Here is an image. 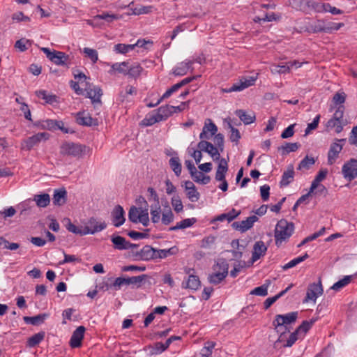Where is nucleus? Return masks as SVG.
<instances>
[{"label": "nucleus", "instance_id": "nucleus-17", "mask_svg": "<svg viewBox=\"0 0 357 357\" xmlns=\"http://www.w3.org/2000/svg\"><path fill=\"white\" fill-rule=\"evenodd\" d=\"M77 123L82 126H91L97 125V119H93L86 112H79L77 114Z\"/></svg>", "mask_w": 357, "mask_h": 357}, {"label": "nucleus", "instance_id": "nucleus-36", "mask_svg": "<svg viewBox=\"0 0 357 357\" xmlns=\"http://www.w3.org/2000/svg\"><path fill=\"white\" fill-rule=\"evenodd\" d=\"M241 214V211H237L234 208L229 211L228 213L220 214V215L217 216L215 218V220L217 221H224L225 220H227L229 222L234 220L235 218H236L239 215Z\"/></svg>", "mask_w": 357, "mask_h": 357}, {"label": "nucleus", "instance_id": "nucleus-35", "mask_svg": "<svg viewBox=\"0 0 357 357\" xmlns=\"http://www.w3.org/2000/svg\"><path fill=\"white\" fill-rule=\"evenodd\" d=\"M38 98L45 100L46 103L53 104L57 102V97L55 95L48 93L47 91L40 90L36 91Z\"/></svg>", "mask_w": 357, "mask_h": 357}, {"label": "nucleus", "instance_id": "nucleus-24", "mask_svg": "<svg viewBox=\"0 0 357 357\" xmlns=\"http://www.w3.org/2000/svg\"><path fill=\"white\" fill-rule=\"evenodd\" d=\"M294 177V170L293 166H289L287 167V170H285L282 175V178L280 182V185L281 187L287 186L289 183L292 182Z\"/></svg>", "mask_w": 357, "mask_h": 357}, {"label": "nucleus", "instance_id": "nucleus-53", "mask_svg": "<svg viewBox=\"0 0 357 357\" xmlns=\"http://www.w3.org/2000/svg\"><path fill=\"white\" fill-rule=\"evenodd\" d=\"M271 71L273 74H285L289 73L290 66L287 63L284 65H273Z\"/></svg>", "mask_w": 357, "mask_h": 357}, {"label": "nucleus", "instance_id": "nucleus-22", "mask_svg": "<svg viewBox=\"0 0 357 357\" xmlns=\"http://www.w3.org/2000/svg\"><path fill=\"white\" fill-rule=\"evenodd\" d=\"M87 96L91 100L93 104H101L100 98L102 95V90L99 86H94L93 89H87Z\"/></svg>", "mask_w": 357, "mask_h": 357}, {"label": "nucleus", "instance_id": "nucleus-44", "mask_svg": "<svg viewBox=\"0 0 357 357\" xmlns=\"http://www.w3.org/2000/svg\"><path fill=\"white\" fill-rule=\"evenodd\" d=\"M256 79L257 78L254 77H242L239 82H236V84L239 88V91H241L246 88L254 85Z\"/></svg>", "mask_w": 357, "mask_h": 357}, {"label": "nucleus", "instance_id": "nucleus-13", "mask_svg": "<svg viewBox=\"0 0 357 357\" xmlns=\"http://www.w3.org/2000/svg\"><path fill=\"white\" fill-rule=\"evenodd\" d=\"M125 211L123 207L120 205H116L111 213L112 221L114 226L119 227L126 220Z\"/></svg>", "mask_w": 357, "mask_h": 357}, {"label": "nucleus", "instance_id": "nucleus-64", "mask_svg": "<svg viewBox=\"0 0 357 357\" xmlns=\"http://www.w3.org/2000/svg\"><path fill=\"white\" fill-rule=\"evenodd\" d=\"M215 238L213 236H206L202 241L201 247L203 248H211L215 243Z\"/></svg>", "mask_w": 357, "mask_h": 357}, {"label": "nucleus", "instance_id": "nucleus-21", "mask_svg": "<svg viewBox=\"0 0 357 357\" xmlns=\"http://www.w3.org/2000/svg\"><path fill=\"white\" fill-rule=\"evenodd\" d=\"M235 114L245 125L253 123L256 119L255 114L253 112H247L243 109H237Z\"/></svg>", "mask_w": 357, "mask_h": 357}, {"label": "nucleus", "instance_id": "nucleus-23", "mask_svg": "<svg viewBox=\"0 0 357 357\" xmlns=\"http://www.w3.org/2000/svg\"><path fill=\"white\" fill-rule=\"evenodd\" d=\"M69 56L63 52L54 50V54L51 58V61L57 66H66Z\"/></svg>", "mask_w": 357, "mask_h": 357}, {"label": "nucleus", "instance_id": "nucleus-62", "mask_svg": "<svg viewBox=\"0 0 357 357\" xmlns=\"http://www.w3.org/2000/svg\"><path fill=\"white\" fill-rule=\"evenodd\" d=\"M83 52L91 60L93 63H96L98 61V56L96 50L84 47Z\"/></svg>", "mask_w": 357, "mask_h": 357}, {"label": "nucleus", "instance_id": "nucleus-28", "mask_svg": "<svg viewBox=\"0 0 357 357\" xmlns=\"http://www.w3.org/2000/svg\"><path fill=\"white\" fill-rule=\"evenodd\" d=\"M128 64L129 63L127 61L112 63L111 65V70H109V73L112 75L115 72H117L119 73L126 75Z\"/></svg>", "mask_w": 357, "mask_h": 357}, {"label": "nucleus", "instance_id": "nucleus-47", "mask_svg": "<svg viewBox=\"0 0 357 357\" xmlns=\"http://www.w3.org/2000/svg\"><path fill=\"white\" fill-rule=\"evenodd\" d=\"M66 229L75 234H78L80 236H85L86 235V230L85 227H77L73 224L70 220H68V223L66 225Z\"/></svg>", "mask_w": 357, "mask_h": 357}, {"label": "nucleus", "instance_id": "nucleus-2", "mask_svg": "<svg viewBox=\"0 0 357 357\" xmlns=\"http://www.w3.org/2000/svg\"><path fill=\"white\" fill-rule=\"evenodd\" d=\"M294 229V224L286 220H279L275 226L274 237L275 244L279 246L283 241H287L292 235Z\"/></svg>", "mask_w": 357, "mask_h": 357}, {"label": "nucleus", "instance_id": "nucleus-3", "mask_svg": "<svg viewBox=\"0 0 357 357\" xmlns=\"http://www.w3.org/2000/svg\"><path fill=\"white\" fill-rule=\"evenodd\" d=\"M213 273L208 276V281L210 284L218 285L220 284L227 276L229 265L223 259H219L213 267Z\"/></svg>", "mask_w": 357, "mask_h": 357}, {"label": "nucleus", "instance_id": "nucleus-60", "mask_svg": "<svg viewBox=\"0 0 357 357\" xmlns=\"http://www.w3.org/2000/svg\"><path fill=\"white\" fill-rule=\"evenodd\" d=\"M209 146L207 151H206L208 153L214 160H219L220 161V149L218 147L215 146L213 145L211 142H209Z\"/></svg>", "mask_w": 357, "mask_h": 357}, {"label": "nucleus", "instance_id": "nucleus-7", "mask_svg": "<svg viewBox=\"0 0 357 357\" xmlns=\"http://www.w3.org/2000/svg\"><path fill=\"white\" fill-rule=\"evenodd\" d=\"M49 137L50 134L47 132H38L24 139L21 143V148L23 150L30 151L40 142L47 140Z\"/></svg>", "mask_w": 357, "mask_h": 357}, {"label": "nucleus", "instance_id": "nucleus-56", "mask_svg": "<svg viewBox=\"0 0 357 357\" xmlns=\"http://www.w3.org/2000/svg\"><path fill=\"white\" fill-rule=\"evenodd\" d=\"M352 278L351 275H346L342 279L335 282L333 286L332 289L335 291H339L344 287L347 286L351 282Z\"/></svg>", "mask_w": 357, "mask_h": 357}, {"label": "nucleus", "instance_id": "nucleus-59", "mask_svg": "<svg viewBox=\"0 0 357 357\" xmlns=\"http://www.w3.org/2000/svg\"><path fill=\"white\" fill-rule=\"evenodd\" d=\"M114 50L119 54H126L135 49V45L119 43L114 45Z\"/></svg>", "mask_w": 357, "mask_h": 357}, {"label": "nucleus", "instance_id": "nucleus-5", "mask_svg": "<svg viewBox=\"0 0 357 357\" xmlns=\"http://www.w3.org/2000/svg\"><path fill=\"white\" fill-rule=\"evenodd\" d=\"M344 23L333 22L325 21L323 20H318L310 25V30L313 33H331L333 31L339 30L344 26Z\"/></svg>", "mask_w": 357, "mask_h": 357}, {"label": "nucleus", "instance_id": "nucleus-11", "mask_svg": "<svg viewBox=\"0 0 357 357\" xmlns=\"http://www.w3.org/2000/svg\"><path fill=\"white\" fill-rule=\"evenodd\" d=\"M323 288L321 281L318 283L310 284L307 288L306 296L303 302H308L309 301H315L316 299L322 294Z\"/></svg>", "mask_w": 357, "mask_h": 357}, {"label": "nucleus", "instance_id": "nucleus-58", "mask_svg": "<svg viewBox=\"0 0 357 357\" xmlns=\"http://www.w3.org/2000/svg\"><path fill=\"white\" fill-rule=\"evenodd\" d=\"M171 204L176 213H179L183 211V206L180 197L176 195H174L171 199Z\"/></svg>", "mask_w": 357, "mask_h": 357}, {"label": "nucleus", "instance_id": "nucleus-14", "mask_svg": "<svg viewBox=\"0 0 357 357\" xmlns=\"http://www.w3.org/2000/svg\"><path fill=\"white\" fill-rule=\"evenodd\" d=\"M86 328L83 326L77 327L73 333L70 340V346L72 348H79L82 346V341L84 338Z\"/></svg>", "mask_w": 357, "mask_h": 357}, {"label": "nucleus", "instance_id": "nucleus-52", "mask_svg": "<svg viewBox=\"0 0 357 357\" xmlns=\"http://www.w3.org/2000/svg\"><path fill=\"white\" fill-rule=\"evenodd\" d=\"M301 145L298 143H286L284 145L278 148V150L282 151V154H288L291 152L296 151Z\"/></svg>", "mask_w": 357, "mask_h": 357}, {"label": "nucleus", "instance_id": "nucleus-48", "mask_svg": "<svg viewBox=\"0 0 357 357\" xmlns=\"http://www.w3.org/2000/svg\"><path fill=\"white\" fill-rule=\"evenodd\" d=\"M201 285V282L198 276L190 275L186 282V288L197 290Z\"/></svg>", "mask_w": 357, "mask_h": 357}, {"label": "nucleus", "instance_id": "nucleus-41", "mask_svg": "<svg viewBox=\"0 0 357 357\" xmlns=\"http://www.w3.org/2000/svg\"><path fill=\"white\" fill-rule=\"evenodd\" d=\"M142 70L143 68L139 63H135L132 66L128 65L126 75H128L131 78L136 79L139 77Z\"/></svg>", "mask_w": 357, "mask_h": 357}, {"label": "nucleus", "instance_id": "nucleus-46", "mask_svg": "<svg viewBox=\"0 0 357 357\" xmlns=\"http://www.w3.org/2000/svg\"><path fill=\"white\" fill-rule=\"evenodd\" d=\"M270 284V280H266L264 284L255 287L254 289H252L250 291V294L260 296H266L268 294V288Z\"/></svg>", "mask_w": 357, "mask_h": 357}, {"label": "nucleus", "instance_id": "nucleus-32", "mask_svg": "<svg viewBox=\"0 0 357 357\" xmlns=\"http://www.w3.org/2000/svg\"><path fill=\"white\" fill-rule=\"evenodd\" d=\"M196 221L197 220L194 218H186L179 222H177L175 226L171 227L169 229V231H176L178 229H186L192 227L196 222Z\"/></svg>", "mask_w": 357, "mask_h": 357}, {"label": "nucleus", "instance_id": "nucleus-8", "mask_svg": "<svg viewBox=\"0 0 357 357\" xmlns=\"http://www.w3.org/2000/svg\"><path fill=\"white\" fill-rule=\"evenodd\" d=\"M343 177L349 181L357 178V160L351 158L343 165L342 167Z\"/></svg>", "mask_w": 357, "mask_h": 357}, {"label": "nucleus", "instance_id": "nucleus-25", "mask_svg": "<svg viewBox=\"0 0 357 357\" xmlns=\"http://www.w3.org/2000/svg\"><path fill=\"white\" fill-rule=\"evenodd\" d=\"M67 192L63 189H57L54 190L53 195V203L54 205L61 206L66 202Z\"/></svg>", "mask_w": 357, "mask_h": 357}, {"label": "nucleus", "instance_id": "nucleus-19", "mask_svg": "<svg viewBox=\"0 0 357 357\" xmlns=\"http://www.w3.org/2000/svg\"><path fill=\"white\" fill-rule=\"evenodd\" d=\"M267 250V247L262 241H257L253 246L252 259L253 261L258 260L261 256L264 255Z\"/></svg>", "mask_w": 357, "mask_h": 357}, {"label": "nucleus", "instance_id": "nucleus-57", "mask_svg": "<svg viewBox=\"0 0 357 357\" xmlns=\"http://www.w3.org/2000/svg\"><path fill=\"white\" fill-rule=\"evenodd\" d=\"M98 17L101 19V20L105 21L107 23H111L114 20H119L121 16L117 14H110L107 12H102L101 14H98Z\"/></svg>", "mask_w": 357, "mask_h": 357}, {"label": "nucleus", "instance_id": "nucleus-34", "mask_svg": "<svg viewBox=\"0 0 357 357\" xmlns=\"http://www.w3.org/2000/svg\"><path fill=\"white\" fill-rule=\"evenodd\" d=\"M171 108L172 105H166L160 107L155 110L161 121H165L173 114Z\"/></svg>", "mask_w": 357, "mask_h": 357}, {"label": "nucleus", "instance_id": "nucleus-16", "mask_svg": "<svg viewBox=\"0 0 357 357\" xmlns=\"http://www.w3.org/2000/svg\"><path fill=\"white\" fill-rule=\"evenodd\" d=\"M184 188L186 192V196L190 201L192 202H196L199 199L200 194L192 181H185L184 183Z\"/></svg>", "mask_w": 357, "mask_h": 357}, {"label": "nucleus", "instance_id": "nucleus-9", "mask_svg": "<svg viewBox=\"0 0 357 357\" xmlns=\"http://www.w3.org/2000/svg\"><path fill=\"white\" fill-rule=\"evenodd\" d=\"M346 142L345 139H335L333 142L328 152V164L330 165H333L339 157V154L342 150L343 146Z\"/></svg>", "mask_w": 357, "mask_h": 357}, {"label": "nucleus", "instance_id": "nucleus-18", "mask_svg": "<svg viewBox=\"0 0 357 357\" xmlns=\"http://www.w3.org/2000/svg\"><path fill=\"white\" fill-rule=\"evenodd\" d=\"M137 255L139 259L144 261L156 259V250L150 245H145L141 249L140 252L137 253Z\"/></svg>", "mask_w": 357, "mask_h": 357}, {"label": "nucleus", "instance_id": "nucleus-49", "mask_svg": "<svg viewBox=\"0 0 357 357\" xmlns=\"http://www.w3.org/2000/svg\"><path fill=\"white\" fill-rule=\"evenodd\" d=\"M308 257H309V255L307 253H305L303 256H300L296 258H294L292 260H291L290 261H289L288 263H287L286 264H284L282 266V269L284 271H286L289 268H293V267L296 266V265L299 264L300 263L303 262V261H305Z\"/></svg>", "mask_w": 357, "mask_h": 357}, {"label": "nucleus", "instance_id": "nucleus-63", "mask_svg": "<svg viewBox=\"0 0 357 357\" xmlns=\"http://www.w3.org/2000/svg\"><path fill=\"white\" fill-rule=\"evenodd\" d=\"M147 192L149 193L148 200L149 202L151 204L160 202L159 197L154 188L149 187L147 189Z\"/></svg>", "mask_w": 357, "mask_h": 357}, {"label": "nucleus", "instance_id": "nucleus-27", "mask_svg": "<svg viewBox=\"0 0 357 357\" xmlns=\"http://www.w3.org/2000/svg\"><path fill=\"white\" fill-rule=\"evenodd\" d=\"M293 284H290L284 290H282L279 294L273 297L266 298L264 302V309H268L276 301H278L280 297L283 296L288 291H289L293 287Z\"/></svg>", "mask_w": 357, "mask_h": 357}, {"label": "nucleus", "instance_id": "nucleus-6", "mask_svg": "<svg viewBox=\"0 0 357 357\" xmlns=\"http://www.w3.org/2000/svg\"><path fill=\"white\" fill-rule=\"evenodd\" d=\"M128 219L133 223L141 222L144 226H148L149 223L148 207L146 206L144 209L134 206L130 207Z\"/></svg>", "mask_w": 357, "mask_h": 357}, {"label": "nucleus", "instance_id": "nucleus-42", "mask_svg": "<svg viewBox=\"0 0 357 357\" xmlns=\"http://www.w3.org/2000/svg\"><path fill=\"white\" fill-rule=\"evenodd\" d=\"M314 322V319H311L310 321H303L302 324L296 328V331L298 333L300 337H303L305 336L306 333L311 328Z\"/></svg>", "mask_w": 357, "mask_h": 357}, {"label": "nucleus", "instance_id": "nucleus-61", "mask_svg": "<svg viewBox=\"0 0 357 357\" xmlns=\"http://www.w3.org/2000/svg\"><path fill=\"white\" fill-rule=\"evenodd\" d=\"M315 163V160L313 158H310L307 155L305 156L299 163L298 169H308L312 165Z\"/></svg>", "mask_w": 357, "mask_h": 357}, {"label": "nucleus", "instance_id": "nucleus-20", "mask_svg": "<svg viewBox=\"0 0 357 357\" xmlns=\"http://www.w3.org/2000/svg\"><path fill=\"white\" fill-rule=\"evenodd\" d=\"M228 171V164L225 158H221L219 161L215 178L216 181H223L225 179L226 174Z\"/></svg>", "mask_w": 357, "mask_h": 357}, {"label": "nucleus", "instance_id": "nucleus-10", "mask_svg": "<svg viewBox=\"0 0 357 357\" xmlns=\"http://www.w3.org/2000/svg\"><path fill=\"white\" fill-rule=\"evenodd\" d=\"M84 227L86 235L94 234L104 230L107 227V224L104 221H98L96 218L92 217L88 220Z\"/></svg>", "mask_w": 357, "mask_h": 357}, {"label": "nucleus", "instance_id": "nucleus-54", "mask_svg": "<svg viewBox=\"0 0 357 357\" xmlns=\"http://www.w3.org/2000/svg\"><path fill=\"white\" fill-rule=\"evenodd\" d=\"M176 248L172 247L169 249L156 250V258L165 259L176 254Z\"/></svg>", "mask_w": 357, "mask_h": 357}, {"label": "nucleus", "instance_id": "nucleus-40", "mask_svg": "<svg viewBox=\"0 0 357 357\" xmlns=\"http://www.w3.org/2000/svg\"><path fill=\"white\" fill-rule=\"evenodd\" d=\"M148 278V275L146 274L140 275L138 276H132L128 278L126 280V285L133 284L136 286L137 288H139L142 282Z\"/></svg>", "mask_w": 357, "mask_h": 357}, {"label": "nucleus", "instance_id": "nucleus-50", "mask_svg": "<svg viewBox=\"0 0 357 357\" xmlns=\"http://www.w3.org/2000/svg\"><path fill=\"white\" fill-rule=\"evenodd\" d=\"M45 333L43 331L34 334L29 338L28 345L33 347L38 344L45 337Z\"/></svg>", "mask_w": 357, "mask_h": 357}, {"label": "nucleus", "instance_id": "nucleus-26", "mask_svg": "<svg viewBox=\"0 0 357 357\" xmlns=\"http://www.w3.org/2000/svg\"><path fill=\"white\" fill-rule=\"evenodd\" d=\"M111 241L114 245V248L119 250H128L126 245H128V241L124 237L121 236H112Z\"/></svg>", "mask_w": 357, "mask_h": 357}, {"label": "nucleus", "instance_id": "nucleus-39", "mask_svg": "<svg viewBox=\"0 0 357 357\" xmlns=\"http://www.w3.org/2000/svg\"><path fill=\"white\" fill-rule=\"evenodd\" d=\"M327 174L328 170L326 169H321L318 172L314 179L312 182L310 186V192H314V190H316L318 188L319 183L326 177Z\"/></svg>", "mask_w": 357, "mask_h": 357}, {"label": "nucleus", "instance_id": "nucleus-33", "mask_svg": "<svg viewBox=\"0 0 357 357\" xmlns=\"http://www.w3.org/2000/svg\"><path fill=\"white\" fill-rule=\"evenodd\" d=\"M160 118L155 110L146 115L145 118L142 121L141 124L144 126H151L155 123L160 122Z\"/></svg>", "mask_w": 357, "mask_h": 357}, {"label": "nucleus", "instance_id": "nucleus-15", "mask_svg": "<svg viewBox=\"0 0 357 357\" xmlns=\"http://www.w3.org/2000/svg\"><path fill=\"white\" fill-rule=\"evenodd\" d=\"M194 61H191L190 60H185L181 63H178L174 68L172 73L175 76H183L188 73L189 70L192 71L193 68L192 67Z\"/></svg>", "mask_w": 357, "mask_h": 357}, {"label": "nucleus", "instance_id": "nucleus-31", "mask_svg": "<svg viewBox=\"0 0 357 357\" xmlns=\"http://www.w3.org/2000/svg\"><path fill=\"white\" fill-rule=\"evenodd\" d=\"M150 213L151 216V221L153 223H158L160 220L161 206L160 202L155 204H151Z\"/></svg>", "mask_w": 357, "mask_h": 357}, {"label": "nucleus", "instance_id": "nucleus-45", "mask_svg": "<svg viewBox=\"0 0 357 357\" xmlns=\"http://www.w3.org/2000/svg\"><path fill=\"white\" fill-rule=\"evenodd\" d=\"M146 350L149 351L150 355H158L166 351L163 346V343L161 342H157L151 345H149Z\"/></svg>", "mask_w": 357, "mask_h": 357}, {"label": "nucleus", "instance_id": "nucleus-51", "mask_svg": "<svg viewBox=\"0 0 357 357\" xmlns=\"http://www.w3.org/2000/svg\"><path fill=\"white\" fill-rule=\"evenodd\" d=\"M326 126L328 128H335L337 133L340 132L343 129L342 122L339 119L335 120L333 116L328 121Z\"/></svg>", "mask_w": 357, "mask_h": 357}, {"label": "nucleus", "instance_id": "nucleus-29", "mask_svg": "<svg viewBox=\"0 0 357 357\" xmlns=\"http://www.w3.org/2000/svg\"><path fill=\"white\" fill-rule=\"evenodd\" d=\"M47 316L48 315L47 314H39L33 317H24L23 319L27 324L38 326L45 321Z\"/></svg>", "mask_w": 357, "mask_h": 357}, {"label": "nucleus", "instance_id": "nucleus-4", "mask_svg": "<svg viewBox=\"0 0 357 357\" xmlns=\"http://www.w3.org/2000/svg\"><path fill=\"white\" fill-rule=\"evenodd\" d=\"M89 149L83 144L74 142H65L60 148V153L63 155H68L74 158H80Z\"/></svg>", "mask_w": 357, "mask_h": 357}, {"label": "nucleus", "instance_id": "nucleus-43", "mask_svg": "<svg viewBox=\"0 0 357 357\" xmlns=\"http://www.w3.org/2000/svg\"><path fill=\"white\" fill-rule=\"evenodd\" d=\"M33 200L36 202L38 206L42 208L46 207L50 203V195L47 193L35 195Z\"/></svg>", "mask_w": 357, "mask_h": 357}, {"label": "nucleus", "instance_id": "nucleus-38", "mask_svg": "<svg viewBox=\"0 0 357 357\" xmlns=\"http://www.w3.org/2000/svg\"><path fill=\"white\" fill-rule=\"evenodd\" d=\"M169 164L175 175L179 176L182 170V166L179 158L178 156L172 157L169 159Z\"/></svg>", "mask_w": 357, "mask_h": 357}, {"label": "nucleus", "instance_id": "nucleus-37", "mask_svg": "<svg viewBox=\"0 0 357 357\" xmlns=\"http://www.w3.org/2000/svg\"><path fill=\"white\" fill-rule=\"evenodd\" d=\"M208 121L209 123H205L204 126L203 127L202 132L199 135V138L201 139H204V137H206L205 132H210V136H213L218 131V127L211 120Z\"/></svg>", "mask_w": 357, "mask_h": 357}, {"label": "nucleus", "instance_id": "nucleus-55", "mask_svg": "<svg viewBox=\"0 0 357 357\" xmlns=\"http://www.w3.org/2000/svg\"><path fill=\"white\" fill-rule=\"evenodd\" d=\"M174 220V214L171 208L167 206V209L164 210L162 214L161 221L165 225H169Z\"/></svg>", "mask_w": 357, "mask_h": 357}, {"label": "nucleus", "instance_id": "nucleus-30", "mask_svg": "<svg viewBox=\"0 0 357 357\" xmlns=\"http://www.w3.org/2000/svg\"><path fill=\"white\" fill-rule=\"evenodd\" d=\"M35 126L44 130H56V120L45 119L38 121L35 123Z\"/></svg>", "mask_w": 357, "mask_h": 357}, {"label": "nucleus", "instance_id": "nucleus-1", "mask_svg": "<svg viewBox=\"0 0 357 357\" xmlns=\"http://www.w3.org/2000/svg\"><path fill=\"white\" fill-rule=\"evenodd\" d=\"M298 318V312H291L285 314H277L273 321L272 325L277 333L280 335L278 342H282L288 325L294 323Z\"/></svg>", "mask_w": 357, "mask_h": 357}, {"label": "nucleus", "instance_id": "nucleus-12", "mask_svg": "<svg viewBox=\"0 0 357 357\" xmlns=\"http://www.w3.org/2000/svg\"><path fill=\"white\" fill-rule=\"evenodd\" d=\"M258 220V218L256 215H252L246 218V220L240 222H234L231 224L233 229L245 232L252 228L255 222Z\"/></svg>", "mask_w": 357, "mask_h": 357}]
</instances>
